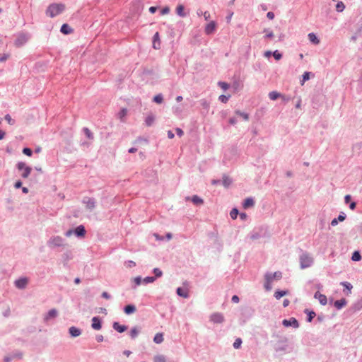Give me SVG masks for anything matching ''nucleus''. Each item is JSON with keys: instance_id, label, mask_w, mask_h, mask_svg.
<instances>
[{"instance_id": "c03bdc74", "label": "nucleus", "mask_w": 362, "mask_h": 362, "mask_svg": "<svg viewBox=\"0 0 362 362\" xmlns=\"http://www.w3.org/2000/svg\"><path fill=\"white\" fill-rule=\"evenodd\" d=\"M238 214V211L236 209H232V211L230 213V216L233 219H235L237 218Z\"/></svg>"}, {"instance_id": "b1692460", "label": "nucleus", "mask_w": 362, "mask_h": 362, "mask_svg": "<svg viewBox=\"0 0 362 362\" xmlns=\"http://www.w3.org/2000/svg\"><path fill=\"white\" fill-rule=\"evenodd\" d=\"M163 340L164 338L163 333H157L153 338V341L156 344H161L163 341Z\"/></svg>"}, {"instance_id": "2f4dec72", "label": "nucleus", "mask_w": 362, "mask_h": 362, "mask_svg": "<svg viewBox=\"0 0 362 362\" xmlns=\"http://www.w3.org/2000/svg\"><path fill=\"white\" fill-rule=\"evenodd\" d=\"M351 259L353 261H359L361 259V255H360L359 252L355 251L351 257Z\"/></svg>"}, {"instance_id": "09e8293b", "label": "nucleus", "mask_w": 362, "mask_h": 362, "mask_svg": "<svg viewBox=\"0 0 362 362\" xmlns=\"http://www.w3.org/2000/svg\"><path fill=\"white\" fill-rule=\"evenodd\" d=\"M153 273L155 274L156 275V277H160L163 274V272L158 269V268H155L153 269Z\"/></svg>"}, {"instance_id": "6e6d98bb", "label": "nucleus", "mask_w": 362, "mask_h": 362, "mask_svg": "<svg viewBox=\"0 0 362 362\" xmlns=\"http://www.w3.org/2000/svg\"><path fill=\"white\" fill-rule=\"evenodd\" d=\"M141 278L140 276H136L134 279V281L136 284V285L139 286L141 283Z\"/></svg>"}, {"instance_id": "680f3d73", "label": "nucleus", "mask_w": 362, "mask_h": 362, "mask_svg": "<svg viewBox=\"0 0 362 362\" xmlns=\"http://www.w3.org/2000/svg\"><path fill=\"white\" fill-rule=\"evenodd\" d=\"M175 131L179 136H182L184 134L183 131L180 128H176Z\"/></svg>"}, {"instance_id": "72a5a7b5", "label": "nucleus", "mask_w": 362, "mask_h": 362, "mask_svg": "<svg viewBox=\"0 0 362 362\" xmlns=\"http://www.w3.org/2000/svg\"><path fill=\"white\" fill-rule=\"evenodd\" d=\"M86 206L89 209H93L95 207V202L91 199H88V200L86 202Z\"/></svg>"}, {"instance_id": "c85d7f7f", "label": "nucleus", "mask_w": 362, "mask_h": 362, "mask_svg": "<svg viewBox=\"0 0 362 362\" xmlns=\"http://www.w3.org/2000/svg\"><path fill=\"white\" fill-rule=\"evenodd\" d=\"M192 202L197 205L203 204V199L197 195L192 197Z\"/></svg>"}, {"instance_id": "412c9836", "label": "nucleus", "mask_w": 362, "mask_h": 362, "mask_svg": "<svg viewBox=\"0 0 362 362\" xmlns=\"http://www.w3.org/2000/svg\"><path fill=\"white\" fill-rule=\"evenodd\" d=\"M255 204V201L252 198H247L246 199H245L244 201V203H243V207L245 209H247L249 207H252Z\"/></svg>"}, {"instance_id": "69168bd1", "label": "nucleus", "mask_w": 362, "mask_h": 362, "mask_svg": "<svg viewBox=\"0 0 362 362\" xmlns=\"http://www.w3.org/2000/svg\"><path fill=\"white\" fill-rule=\"evenodd\" d=\"M102 296H103V298H104L105 299H110V294L108 293L105 292V291L102 293Z\"/></svg>"}, {"instance_id": "4be33fe9", "label": "nucleus", "mask_w": 362, "mask_h": 362, "mask_svg": "<svg viewBox=\"0 0 362 362\" xmlns=\"http://www.w3.org/2000/svg\"><path fill=\"white\" fill-rule=\"evenodd\" d=\"M69 333L72 337H76L79 336L81 334V332L79 329H78L75 327H71L69 328Z\"/></svg>"}, {"instance_id": "864d4df0", "label": "nucleus", "mask_w": 362, "mask_h": 362, "mask_svg": "<svg viewBox=\"0 0 362 362\" xmlns=\"http://www.w3.org/2000/svg\"><path fill=\"white\" fill-rule=\"evenodd\" d=\"M125 265L129 268H132L136 266V263L134 261L129 260L125 262Z\"/></svg>"}, {"instance_id": "dca6fc26", "label": "nucleus", "mask_w": 362, "mask_h": 362, "mask_svg": "<svg viewBox=\"0 0 362 362\" xmlns=\"http://www.w3.org/2000/svg\"><path fill=\"white\" fill-rule=\"evenodd\" d=\"M113 328L118 332L122 333L126 331L127 327L125 325H120L119 322H115L113 323Z\"/></svg>"}, {"instance_id": "603ef678", "label": "nucleus", "mask_w": 362, "mask_h": 362, "mask_svg": "<svg viewBox=\"0 0 362 362\" xmlns=\"http://www.w3.org/2000/svg\"><path fill=\"white\" fill-rule=\"evenodd\" d=\"M223 183L224 186L228 187L231 183V180L228 177H224Z\"/></svg>"}, {"instance_id": "a878e982", "label": "nucleus", "mask_w": 362, "mask_h": 362, "mask_svg": "<svg viewBox=\"0 0 362 362\" xmlns=\"http://www.w3.org/2000/svg\"><path fill=\"white\" fill-rule=\"evenodd\" d=\"M154 120L155 117L152 114L148 115L145 119L146 125L148 127L151 126L154 122Z\"/></svg>"}, {"instance_id": "e2e57ef3", "label": "nucleus", "mask_w": 362, "mask_h": 362, "mask_svg": "<svg viewBox=\"0 0 362 362\" xmlns=\"http://www.w3.org/2000/svg\"><path fill=\"white\" fill-rule=\"evenodd\" d=\"M267 17L269 19L272 20L274 18V13L273 12L269 11L267 13Z\"/></svg>"}, {"instance_id": "f257e3e1", "label": "nucleus", "mask_w": 362, "mask_h": 362, "mask_svg": "<svg viewBox=\"0 0 362 362\" xmlns=\"http://www.w3.org/2000/svg\"><path fill=\"white\" fill-rule=\"evenodd\" d=\"M65 9V5L63 4H52L47 10L46 14L50 18H54L62 13Z\"/></svg>"}, {"instance_id": "393cba45", "label": "nucleus", "mask_w": 362, "mask_h": 362, "mask_svg": "<svg viewBox=\"0 0 362 362\" xmlns=\"http://www.w3.org/2000/svg\"><path fill=\"white\" fill-rule=\"evenodd\" d=\"M346 304V300L344 298H342L341 300H336L334 302V306L337 309H341Z\"/></svg>"}, {"instance_id": "f03ea898", "label": "nucleus", "mask_w": 362, "mask_h": 362, "mask_svg": "<svg viewBox=\"0 0 362 362\" xmlns=\"http://www.w3.org/2000/svg\"><path fill=\"white\" fill-rule=\"evenodd\" d=\"M301 269L310 267L313 263V257L308 254H303L300 257Z\"/></svg>"}, {"instance_id": "bf43d9fd", "label": "nucleus", "mask_w": 362, "mask_h": 362, "mask_svg": "<svg viewBox=\"0 0 362 362\" xmlns=\"http://www.w3.org/2000/svg\"><path fill=\"white\" fill-rule=\"evenodd\" d=\"M202 105L204 108L208 109L209 107V103L206 100H202Z\"/></svg>"}, {"instance_id": "de8ad7c7", "label": "nucleus", "mask_w": 362, "mask_h": 362, "mask_svg": "<svg viewBox=\"0 0 362 362\" xmlns=\"http://www.w3.org/2000/svg\"><path fill=\"white\" fill-rule=\"evenodd\" d=\"M83 131L85 132V134L86 135V136L88 139H93V134H92V133L90 132V131L88 128H84Z\"/></svg>"}, {"instance_id": "aec40b11", "label": "nucleus", "mask_w": 362, "mask_h": 362, "mask_svg": "<svg viewBox=\"0 0 362 362\" xmlns=\"http://www.w3.org/2000/svg\"><path fill=\"white\" fill-rule=\"evenodd\" d=\"M308 39L309 40L315 44V45H318L320 43V40L317 38V37L316 36V35L313 33H310L308 34Z\"/></svg>"}, {"instance_id": "8fccbe9b", "label": "nucleus", "mask_w": 362, "mask_h": 362, "mask_svg": "<svg viewBox=\"0 0 362 362\" xmlns=\"http://www.w3.org/2000/svg\"><path fill=\"white\" fill-rule=\"evenodd\" d=\"M218 86L223 90H227L229 88V85L226 82H219Z\"/></svg>"}, {"instance_id": "e433bc0d", "label": "nucleus", "mask_w": 362, "mask_h": 362, "mask_svg": "<svg viewBox=\"0 0 362 362\" xmlns=\"http://www.w3.org/2000/svg\"><path fill=\"white\" fill-rule=\"evenodd\" d=\"M163 100V95L161 94L156 95L153 98V101L156 103L160 104Z\"/></svg>"}, {"instance_id": "423d86ee", "label": "nucleus", "mask_w": 362, "mask_h": 362, "mask_svg": "<svg viewBox=\"0 0 362 362\" xmlns=\"http://www.w3.org/2000/svg\"><path fill=\"white\" fill-rule=\"evenodd\" d=\"M64 240L59 236L54 237L49 241V244L53 247H59L63 245Z\"/></svg>"}, {"instance_id": "ddd939ff", "label": "nucleus", "mask_w": 362, "mask_h": 362, "mask_svg": "<svg viewBox=\"0 0 362 362\" xmlns=\"http://www.w3.org/2000/svg\"><path fill=\"white\" fill-rule=\"evenodd\" d=\"M177 293L178 296L187 298L189 297V291L187 288H177Z\"/></svg>"}, {"instance_id": "f8f14e48", "label": "nucleus", "mask_w": 362, "mask_h": 362, "mask_svg": "<svg viewBox=\"0 0 362 362\" xmlns=\"http://www.w3.org/2000/svg\"><path fill=\"white\" fill-rule=\"evenodd\" d=\"M28 279L21 278L15 281V285L18 288H24L28 284Z\"/></svg>"}, {"instance_id": "39448f33", "label": "nucleus", "mask_w": 362, "mask_h": 362, "mask_svg": "<svg viewBox=\"0 0 362 362\" xmlns=\"http://www.w3.org/2000/svg\"><path fill=\"white\" fill-rule=\"evenodd\" d=\"M216 28V23L214 21H210L209 23H207L204 28V32L207 35H210L213 33Z\"/></svg>"}, {"instance_id": "052dcab7", "label": "nucleus", "mask_w": 362, "mask_h": 362, "mask_svg": "<svg viewBox=\"0 0 362 362\" xmlns=\"http://www.w3.org/2000/svg\"><path fill=\"white\" fill-rule=\"evenodd\" d=\"M8 54H3L2 56H0V62L6 61L8 58Z\"/></svg>"}, {"instance_id": "c756f323", "label": "nucleus", "mask_w": 362, "mask_h": 362, "mask_svg": "<svg viewBox=\"0 0 362 362\" xmlns=\"http://www.w3.org/2000/svg\"><path fill=\"white\" fill-rule=\"evenodd\" d=\"M127 114V110L126 108L122 109L118 113L119 118L124 122V118L126 117Z\"/></svg>"}, {"instance_id": "7c9ffc66", "label": "nucleus", "mask_w": 362, "mask_h": 362, "mask_svg": "<svg viewBox=\"0 0 362 362\" xmlns=\"http://www.w3.org/2000/svg\"><path fill=\"white\" fill-rule=\"evenodd\" d=\"M345 8V5L342 1H339L336 5V10L338 12H342Z\"/></svg>"}, {"instance_id": "6ab92c4d", "label": "nucleus", "mask_w": 362, "mask_h": 362, "mask_svg": "<svg viewBox=\"0 0 362 362\" xmlns=\"http://www.w3.org/2000/svg\"><path fill=\"white\" fill-rule=\"evenodd\" d=\"M57 310H56V309H52V310H50L48 312L47 315L45 316V321H48V320H49V319H51V318H54V317H57Z\"/></svg>"}, {"instance_id": "a18cd8bd", "label": "nucleus", "mask_w": 362, "mask_h": 362, "mask_svg": "<svg viewBox=\"0 0 362 362\" xmlns=\"http://www.w3.org/2000/svg\"><path fill=\"white\" fill-rule=\"evenodd\" d=\"M23 153L28 156H31L33 153L32 150L29 148H24L23 149Z\"/></svg>"}, {"instance_id": "1a4fd4ad", "label": "nucleus", "mask_w": 362, "mask_h": 362, "mask_svg": "<svg viewBox=\"0 0 362 362\" xmlns=\"http://www.w3.org/2000/svg\"><path fill=\"white\" fill-rule=\"evenodd\" d=\"M91 327L93 329L100 330L102 327L100 320L98 317H93Z\"/></svg>"}, {"instance_id": "2eb2a0df", "label": "nucleus", "mask_w": 362, "mask_h": 362, "mask_svg": "<svg viewBox=\"0 0 362 362\" xmlns=\"http://www.w3.org/2000/svg\"><path fill=\"white\" fill-rule=\"evenodd\" d=\"M136 308L134 305H127L124 307V311L127 315H130L135 313Z\"/></svg>"}, {"instance_id": "6e6552de", "label": "nucleus", "mask_w": 362, "mask_h": 362, "mask_svg": "<svg viewBox=\"0 0 362 362\" xmlns=\"http://www.w3.org/2000/svg\"><path fill=\"white\" fill-rule=\"evenodd\" d=\"M264 278H265L264 288L267 291H270L272 289V274H266L264 276Z\"/></svg>"}, {"instance_id": "f704fd0d", "label": "nucleus", "mask_w": 362, "mask_h": 362, "mask_svg": "<svg viewBox=\"0 0 362 362\" xmlns=\"http://www.w3.org/2000/svg\"><path fill=\"white\" fill-rule=\"evenodd\" d=\"M271 274H272V281L274 279L279 280V279H281V277H282L281 272H276Z\"/></svg>"}, {"instance_id": "bb28decb", "label": "nucleus", "mask_w": 362, "mask_h": 362, "mask_svg": "<svg viewBox=\"0 0 362 362\" xmlns=\"http://www.w3.org/2000/svg\"><path fill=\"white\" fill-rule=\"evenodd\" d=\"M176 12L177 14L181 17H185L186 16L185 13L184 12V6L182 4H180L177 6Z\"/></svg>"}, {"instance_id": "ea45409f", "label": "nucleus", "mask_w": 362, "mask_h": 362, "mask_svg": "<svg viewBox=\"0 0 362 362\" xmlns=\"http://www.w3.org/2000/svg\"><path fill=\"white\" fill-rule=\"evenodd\" d=\"M241 344H242V340L240 338H237L235 341V342L233 343V347L235 349H239L241 346Z\"/></svg>"}, {"instance_id": "49530a36", "label": "nucleus", "mask_w": 362, "mask_h": 362, "mask_svg": "<svg viewBox=\"0 0 362 362\" xmlns=\"http://www.w3.org/2000/svg\"><path fill=\"white\" fill-rule=\"evenodd\" d=\"M5 119L11 125H13L14 124V120L11 118V117L9 115H6L5 116Z\"/></svg>"}, {"instance_id": "9b49d317", "label": "nucleus", "mask_w": 362, "mask_h": 362, "mask_svg": "<svg viewBox=\"0 0 362 362\" xmlns=\"http://www.w3.org/2000/svg\"><path fill=\"white\" fill-rule=\"evenodd\" d=\"M28 40V37L25 35H20L15 42V45L17 47H21L24 45Z\"/></svg>"}, {"instance_id": "9d476101", "label": "nucleus", "mask_w": 362, "mask_h": 362, "mask_svg": "<svg viewBox=\"0 0 362 362\" xmlns=\"http://www.w3.org/2000/svg\"><path fill=\"white\" fill-rule=\"evenodd\" d=\"M283 325L285 327H288V326H293L294 327H298V321L293 317L291 318L290 320H284Z\"/></svg>"}, {"instance_id": "7ed1b4c3", "label": "nucleus", "mask_w": 362, "mask_h": 362, "mask_svg": "<svg viewBox=\"0 0 362 362\" xmlns=\"http://www.w3.org/2000/svg\"><path fill=\"white\" fill-rule=\"evenodd\" d=\"M17 169L22 171L21 176L23 178H27L30 175L32 168L28 166L24 162H18L16 165Z\"/></svg>"}, {"instance_id": "79ce46f5", "label": "nucleus", "mask_w": 362, "mask_h": 362, "mask_svg": "<svg viewBox=\"0 0 362 362\" xmlns=\"http://www.w3.org/2000/svg\"><path fill=\"white\" fill-rule=\"evenodd\" d=\"M229 98H230V95H221L219 96L218 99L221 102H222L223 103H226L228 102Z\"/></svg>"}, {"instance_id": "0e129e2a", "label": "nucleus", "mask_w": 362, "mask_h": 362, "mask_svg": "<svg viewBox=\"0 0 362 362\" xmlns=\"http://www.w3.org/2000/svg\"><path fill=\"white\" fill-rule=\"evenodd\" d=\"M345 218H346V216L344 214H341L338 216V218L337 219L339 221H344Z\"/></svg>"}, {"instance_id": "f3484780", "label": "nucleus", "mask_w": 362, "mask_h": 362, "mask_svg": "<svg viewBox=\"0 0 362 362\" xmlns=\"http://www.w3.org/2000/svg\"><path fill=\"white\" fill-rule=\"evenodd\" d=\"M60 31L62 33L67 35L73 32V29L68 24L65 23L61 27Z\"/></svg>"}, {"instance_id": "13d9d810", "label": "nucleus", "mask_w": 362, "mask_h": 362, "mask_svg": "<svg viewBox=\"0 0 362 362\" xmlns=\"http://www.w3.org/2000/svg\"><path fill=\"white\" fill-rule=\"evenodd\" d=\"M169 12H170V8H169V7H165V8H163L161 10V11H160V13H161V14H162V15L168 14Z\"/></svg>"}, {"instance_id": "5fc2aeb1", "label": "nucleus", "mask_w": 362, "mask_h": 362, "mask_svg": "<svg viewBox=\"0 0 362 362\" xmlns=\"http://www.w3.org/2000/svg\"><path fill=\"white\" fill-rule=\"evenodd\" d=\"M315 317V313L314 311H310L308 313V319L309 322H311L312 320Z\"/></svg>"}, {"instance_id": "774afa93", "label": "nucleus", "mask_w": 362, "mask_h": 362, "mask_svg": "<svg viewBox=\"0 0 362 362\" xmlns=\"http://www.w3.org/2000/svg\"><path fill=\"white\" fill-rule=\"evenodd\" d=\"M103 339H104V338H103V335H101V334H99V335H97V336H96V340H97V341H98V342H101V341H103Z\"/></svg>"}, {"instance_id": "0eeeda50", "label": "nucleus", "mask_w": 362, "mask_h": 362, "mask_svg": "<svg viewBox=\"0 0 362 362\" xmlns=\"http://www.w3.org/2000/svg\"><path fill=\"white\" fill-rule=\"evenodd\" d=\"M315 298L317 299L320 302V303L322 305H325L327 302V296L324 294L320 293V292L317 291L315 293L314 296Z\"/></svg>"}, {"instance_id": "58836bf2", "label": "nucleus", "mask_w": 362, "mask_h": 362, "mask_svg": "<svg viewBox=\"0 0 362 362\" xmlns=\"http://www.w3.org/2000/svg\"><path fill=\"white\" fill-rule=\"evenodd\" d=\"M156 280L154 276H148L143 279V282L145 284L153 283Z\"/></svg>"}, {"instance_id": "5701e85b", "label": "nucleus", "mask_w": 362, "mask_h": 362, "mask_svg": "<svg viewBox=\"0 0 362 362\" xmlns=\"http://www.w3.org/2000/svg\"><path fill=\"white\" fill-rule=\"evenodd\" d=\"M74 233L77 236H84L86 230L83 226H78L76 230H74Z\"/></svg>"}, {"instance_id": "473e14b6", "label": "nucleus", "mask_w": 362, "mask_h": 362, "mask_svg": "<svg viewBox=\"0 0 362 362\" xmlns=\"http://www.w3.org/2000/svg\"><path fill=\"white\" fill-rule=\"evenodd\" d=\"M341 284L349 291V292L346 293V295H349V293H351L350 291L353 288L352 285L349 282H341Z\"/></svg>"}, {"instance_id": "4468645a", "label": "nucleus", "mask_w": 362, "mask_h": 362, "mask_svg": "<svg viewBox=\"0 0 362 362\" xmlns=\"http://www.w3.org/2000/svg\"><path fill=\"white\" fill-rule=\"evenodd\" d=\"M269 98L272 100H275L279 98H282L284 100H285V97L282 95L281 93H278L277 91H272L269 93Z\"/></svg>"}, {"instance_id": "c9c22d12", "label": "nucleus", "mask_w": 362, "mask_h": 362, "mask_svg": "<svg viewBox=\"0 0 362 362\" xmlns=\"http://www.w3.org/2000/svg\"><path fill=\"white\" fill-rule=\"evenodd\" d=\"M139 334V329L136 327H134L130 331V336L132 338L134 339L137 337Z\"/></svg>"}, {"instance_id": "4c0bfd02", "label": "nucleus", "mask_w": 362, "mask_h": 362, "mask_svg": "<svg viewBox=\"0 0 362 362\" xmlns=\"http://www.w3.org/2000/svg\"><path fill=\"white\" fill-rule=\"evenodd\" d=\"M153 362H166L165 356L158 355L155 356Z\"/></svg>"}, {"instance_id": "a19ab883", "label": "nucleus", "mask_w": 362, "mask_h": 362, "mask_svg": "<svg viewBox=\"0 0 362 362\" xmlns=\"http://www.w3.org/2000/svg\"><path fill=\"white\" fill-rule=\"evenodd\" d=\"M310 79V73L309 72H305L303 75V79L301 81V85H303L304 83Z\"/></svg>"}, {"instance_id": "4d7b16f0", "label": "nucleus", "mask_w": 362, "mask_h": 362, "mask_svg": "<svg viewBox=\"0 0 362 362\" xmlns=\"http://www.w3.org/2000/svg\"><path fill=\"white\" fill-rule=\"evenodd\" d=\"M203 16H204L205 21H209V18H211V14L209 11L204 12Z\"/></svg>"}, {"instance_id": "37998d69", "label": "nucleus", "mask_w": 362, "mask_h": 362, "mask_svg": "<svg viewBox=\"0 0 362 362\" xmlns=\"http://www.w3.org/2000/svg\"><path fill=\"white\" fill-rule=\"evenodd\" d=\"M235 113L242 117L245 121L248 120L249 119V116L247 113L241 112L240 111H236Z\"/></svg>"}, {"instance_id": "338daca9", "label": "nucleus", "mask_w": 362, "mask_h": 362, "mask_svg": "<svg viewBox=\"0 0 362 362\" xmlns=\"http://www.w3.org/2000/svg\"><path fill=\"white\" fill-rule=\"evenodd\" d=\"M232 301H233V303H238L239 302V298H238V296H235H235H233L232 297Z\"/></svg>"}, {"instance_id": "3c124183", "label": "nucleus", "mask_w": 362, "mask_h": 362, "mask_svg": "<svg viewBox=\"0 0 362 362\" xmlns=\"http://www.w3.org/2000/svg\"><path fill=\"white\" fill-rule=\"evenodd\" d=\"M273 56L276 60H280L282 57L281 54H280L278 51H275L273 52Z\"/></svg>"}, {"instance_id": "a211bd4d", "label": "nucleus", "mask_w": 362, "mask_h": 362, "mask_svg": "<svg viewBox=\"0 0 362 362\" xmlns=\"http://www.w3.org/2000/svg\"><path fill=\"white\" fill-rule=\"evenodd\" d=\"M160 45L159 33L157 32L155 33L153 36V46L155 49H159Z\"/></svg>"}, {"instance_id": "20e7f679", "label": "nucleus", "mask_w": 362, "mask_h": 362, "mask_svg": "<svg viewBox=\"0 0 362 362\" xmlns=\"http://www.w3.org/2000/svg\"><path fill=\"white\" fill-rule=\"evenodd\" d=\"M210 320L214 323H222L224 321V317L221 313H214L210 316Z\"/></svg>"}, {"instance_id": "cd10ccee", "label": "nucleus", "mask_w": 362, "mask_h": 362, "mask_svg": "<svg viewBox=\"0 0 362 362\" xmlns=\"http://www.w3.org/2000/svg\"><path fill=\"white\" fill-rule=\"evenodd\" d=\"M288 293V291H277L274 293V297L279 300L280 299L281 297L287 295Z\"/></svg>"}]
</instances>
